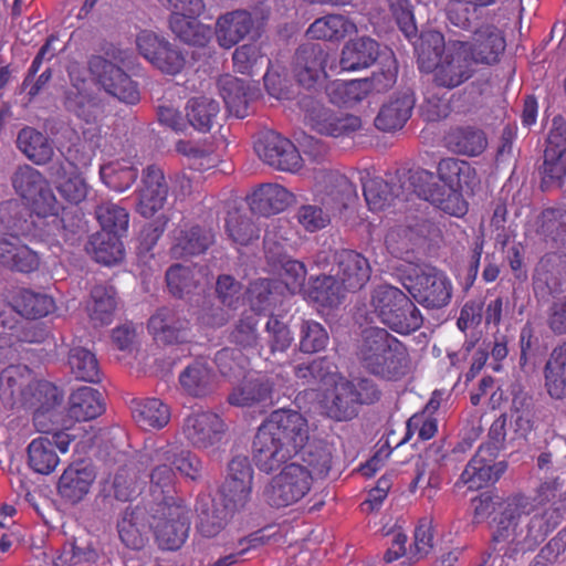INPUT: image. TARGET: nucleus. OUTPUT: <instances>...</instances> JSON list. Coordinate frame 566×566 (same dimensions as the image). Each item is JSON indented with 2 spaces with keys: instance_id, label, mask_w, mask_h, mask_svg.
<instances>
[{
  "instance_id": "nucleus-1",
  "label": "nucleus",
  "mask_w": 566,
  "mask_h": 566,
  "mask_svg": "<svg viewBox=\"0 0 566 566\" xmlns=\"http://www.w3.org/2000/svg\"><path fill=\"white\" fill-rule=\"evenodd\" d=\"M308 438L307 421L300 412L275 410L254 436L252 459L259 470L271 473L293 459Z\"/></svg>"
},
{
  "instance_id": "nucleus-2",
  "label": "nucleus",
  "mask_w": 566,
  "mask_h": 566,
  "mask_svg": "<svg viewBox=\"0 0 566 566\" xmlns=\"http://www.w3.org/2000/svg\"><path fill=\"white\" fill-rule=\"evenodd\" d=\"M369 305L379 322L397 334L409 335L423 324L419 308L397 286L386 283L375 286Z\"/></svg>"
},
{
  "instance_id": "nucleus-3",
  "label": "nucleus",
  "mask_w": 566,
  "mask_h": 566,
  "mask_svg": "<svg viewBox=\"0 0 566 566\" xmlns=\"http://www.w3.org/2000/svg\"><path fill=\"white\" fill-rule=\"evenodd\" d=\"M377 385L368 378L356 380L340 379L325 395L326 415L335 421H349L356 418L363 405H371L380 399Z\"/></svg>"
},
{
  "instance_id": "nucleus-4",
  "label": "nucleus",
  "mask_w": 566,
  "mask_h": 566,
  "mask_svg": "<svg viewBox=\"0 0 566 566\" xmlns=\"http://www.w3.org/2000/svg\"><path fill=\"white\" fill-rule=\"evenodd\" d=\"M398 276L412 298L427 308H441L451 298V285L434 268L401 266Z\"/></svg>"
},
{
  "instance_id": "nucleus-5",
  "label": "nucleus",
  "mask_w": 566,
  "mask_h": 566,
  "mask_svg": "<svg viewBox=\"0 0 566 566\" xmlns=\"http://www.w3.org/2000/svg\"><path fill=\"white\" fill-rule=\"evenodd\" d=\"M10 181L15 193L24 199L35 213H55L62 209L49 180L33 166H17Z\"/></svg>"
},
{
  "instance_id": "nucleus-6",
  "label": "nucleus",
  "mask_w": 566,
  "mask_h": 566,
  "mask_svg": "<svg viewBox=\"0 0 566 566\" xmlns=\"http://www.w3.org/2000/svg\"><path fill=\"white\" fill-rule=\"evenodd\" d=\"M270 11L255 7L251 11L234 10L218 18L216 36L220 46L230 49L245 36L259 38L268 22Z\"/></svg>"
},
{
  "instance_id": "nucleus-7",
  "label": "nucleus",
  "mask_w": 566,
  "mask_h": 566,
  "mask_svg": "<svg viewBox=\"0 0 566 566\" xmlns=\"http://www.w3.org/2000/svg\"><path fill=\"white\" fill-rule=\"evenodd\" d=\"M542 191L560 189L566 179V123L558 116L547 137L544 161L539 167Z\"/></svg>"
},
{
  "instance_id": "nucleus-8",
  "label": "nucleus",
  "mask_w": 566,
  "mask_h": 566,
  "mask_svg": "<svg viewBox=\"0 0 566 566\" xmlns=\"http://www.w3.org/2000/svg\"><path fill=\"white\" fill-rule=\"evenodd\" d=\"M329 57L326 44L305 42L297 46L291 62V70L297 84L310 92L323 88L327 76L325 66Z\"/></svg>"
},
{
  "instance_id": "nucleus-9",
  "label": "nucleus",
  "mask_w": 566,
  "mask_h": 566,
  "mask_svg": "<svg viewBox=\"0 0 566 566\" xmlns=\"http://www.w3.org/2000/svg\"><path fill=\"white\" fill-rule=\"evenodd\" d=\"M310 473L300 467L298 461L286 464L265 486L266 503L276 509L286 507L303 499L311 489Z\"/></svg>"
},
{
  "instance_id": "nucleus-10",
  "label": "nucleus",
  "mask_w": 566,
  "mask_h": 566,
  "mask_svg": "<svg viewBox=\"0 0 566 566\" xmlns=\"http://www.w3.org/2000/svg\"><path fill=\"white\" fill-rule=\"evenodd\" d=\"M154 534L161 549L177 551L188 537L190 528L189 510L184 504L150 506Z\"/></svg>"
},
{
  "instance_id": "nucleus-11",
  "label": "nucleus",
  "mask_w": 566,
  "mask_h": 566,
  "mask_svg": "<svg viewBox=\"0 0 566 566\" xmlns=\"http://www.w3.org/2000/svg\"><path fill=\"white\" fill-rule=\"evenodd\" d=\"M136 45L139 54L164 74L177 75L186 66V55L182 50L153 31L139 32L136 36Z\"/></svg>"
},
{
  "instance_id": "nucleus-12",
  "label": "nucleus",
  "mask_w": 566,
  "mask_h": 566,
  "mask_svg": "<svg viewBox=\"0 0 566 566\" xmlns=\"http://www.w3.org/2000/svg\"><path fill=\"white\" fill-rule=\"evenodd\" d=\"M88 70L111 96L125 104L135 105L140 99L137 83L123 69L101 55H92Z\"/></svg>"
},
{
  "instance_id": "nucleus-13",
  "label": "nucleus",
  "mask_w": 566,
  "mask_h": 566,
  "mask_svg": "<svg viewBox=\"0 0 566 566\" xmlns=\"http://www.w3.org/2000/svg\"><path fill=\"white\" fill-rule=\"evenodd\" d=\"M433 172L419 169L409 176V184L413 192L426 201L431 202L440 210L451 216H463L467 202L462 195H454Z\"/></svg>"
},
{
  "instance_id": "nucleus-14",
  "label": "nucleus",
  "mask_w": 566,
  "mask_h": 566,
  "mask_svg": "<svg viewBox=\"0 0 566 566\" xmlns=\"http://www.w3.org/2000/svg\"><path fill=\"white\" fill-rule=\"evenodd\" d=\"M432 82L438 87L453 90L473 76L472 62L465 53V44L460 39H449L444 55L431 70Z\"/></svg>"
},
{
  "instance_id": "nucleus-15",
  "label": "nucleus",
  "mask_w": 566,
  "mask_h": 566,
  "mask_svg": "<svg viewBox=\"0 0 566 566\" xmlns=\"http://www.w3.org/2000/svg\"><path fill=\"white\" fill-rule=\"evenodd\" d=\"M46 223L43 213L33 214L30 207L11 199L0 203V232L18 237H31L44 241L42 228Z\"/></svg>"
},
{
  "instance_id": "nucleus-16",
  "label": "nucleus",
  "mask_w": 566,
  "mask_h": 566,
  "mask_svg": "<svg viewBox=\"0 0 566 566\" xmlns=\"http://www.w3.org/2000/svg\"><path fill=\"white\" fill-rule=\"evenodd\" d=\"M265 260L290 292L300 293L304 290L307 275L304 263L293 259L287 253L285 243L277 242L272 232L268 234L265 240Z\"/></svg>"
},
{
  "instance_id": "nucleus-17",
  "label": "nucleus",
  "mask_w": 566,
  "mask_h": 566,
  "mask_svg": "<svg viewBox=\"0 0 566 566\" xmlns=\"http://www.w3.org/2000/svg\"><path fill=\"white\" fill-rule=\"evenodd\" d=\"M154 339L163 345H180L191 337V324L182 310L161 306L149 317L147 324Z\"/></svg>"
},
{
  "instance_id": "nucleus-18",
  "label": "nucleus",
  "mask_w": 566,
  "mask_h": 566,
  "mask_svg": "<svg viewBox=\"0 0 566 566\" xmlns=\"http://www.w3.org/2000/svg\"><path fill=\"white\" fill-rule=\"evenodd\" d=\"M254 149L258 156L274 169L295 172L302 167V157L295 145L275 132L261 134Z\"/></svg>"
},
{
  "instance_id": "nucleus-19",
  "label": "nucleus",
  "mask_w": 566,
  "mask_h": 566,
  "mask_svg": "<svg viewBox=\"0 0 566 566\" xmlns=\"http://www.w3.org/2000/svg\"><path fill=\"white\" fill-rule=\"evenodd\" d=\"M151 503L143 500L136 505L126 506L117 521L120 542L129 549L142 551L148 543L151 523Z\"/></svg>"
},
{
  "instance_id": "nucleus-20",
  "label": "nucleus",
  "mask_w": 566,
  "mask_h": 566,
  "mask_svg": "<svg viewBox=\"0 0 566 566\" xmlns=\"http://www.w3.org/2000/svg\"><path fill=\"white\" fill-rule=\"evenodd\" d=\"M169 186L164 171L156 165L143 169L140 186L136 192V210L145 218H151L167 201Z\"/></svg>"
},
{
  "instance_id": "nucleus-21",
  "label": "nucleus",
  "mask_w": 566,
  "mask_h": 566,
  "mask_svg": "<svg viewBox=\"0 0 566 566\" xmlns=\"http://www.w3.org/2000/svg\"><path fill=\"white\" fill-rule=\"evenodd\" d=\"M74 438L67 431H57L53 433V440L48 436L32 440L28 447L30 468L41 474L53 472L60 462L55 448L66 452Z\"/></svg>"
},
{
  "instance_id": "nucleus-22",
  "label": "nucleus",
  "mask_w": 566,
  "mask_h": 566,
  "mask_svg": "<svg viewBox=\"0 0 566 566\" xmlns=\"http://www.w3.org/2000/svg\"><path fill=\"white\" fill-rule=\"evenodd\" d=\"M332 271L339 279L344 290L352 292L361 290L371 274L368 260L363 254L348 249L333 253Z\"/></svg>"
},
{
  "instance_id": "nucleus-23",
  "label": "nucleus",
  "mask_w": 566,
  "mask_h": 566,
  "mask_svg": "<svg viewBox=\"0 0 566 566\" xmlns=\"http://www.w3.org/2000/svg\"><path fill=\"white\" fill-rule=\"evenodd\" d=\"M410 365L407 346L395 336L365 369L382 379L398 380L410 371Z\"/></svg>"
},
{
  "instance_id": "nucleus-24",
  "label": "nucleus",
  "mask_w": 566,
  "mask_h": 566,
  "mask_svg": "<svg viewBox=\"0 0 566 566\" xmlns=\"http://www.w3.org/2000/svg\"><path fill=\"white\" fill-rule=\"evenodd\" d=\"M496 457L490 448H479L462 472L461 481L470 489L495 483L507 469V463L496 461Z\"/></svg>"
},
{
  "instance_id": "nucleus-25",
  "label": "nucleus",
  "mask_w": 566,
  "mask_h": 566,
  "mask_svg": "<svg viewBox=\"0 0 566 566\" xmlns=\"http://www.w3.org/2000/svg\"><path fill=\"white\" fill-rule=\"evenodd\" d=\"M462 40L465 53L472 63L493 64L505 50V40L500 30L492 24H483L471 36Z\"/></svg>"
},
{
  "instance_id": "nucleus-26",
  "label": "nucleus",
  "mask_w": 566,
  "mask_h": 566,
  "mask_svg": "<svg viewBox=\"0 0 566 566\" xmlns=\"http://www.w3.org/2000/svg\"><path fill=\"white\" fill-rule=\"evenodd\" d=\"M195 512L196 528L207 538L214 537L224 530L232 515L226 504L209 493L197 496Z\"/></svg>"
},
{
  "instance_id": "nucleus-27",
  "label": "nucleus",
  "mask_w": 566,
  "mask_h": 566,
  "mask_svg": "<svg viewBox=\"0 0 566 566\" xmlns=\"http://www.w3.org/2000/svg\"><path fill=\"white\" fill-rule=\"evenodd\" d=\"M0 265L13 272L31 273L39 269L40 256L20 237L0 232Z\"/></svg>"
},
{
  "instance_id": "nucleus-28",
  "label": "nucleus",
  "mask_w": 566,
  "mask_h": 566,
  "mask_svg": "<svg viewBox=\"0 0 566 566\" xmlns=\"http://www.w3.org/2000/svg\"><path fill=\"white\" fill-rule=\"evenodd\" d=\"M144 485L145 479L139 474L137 465L133 462L126 463L116 471L109 490L104 489L99 494L101 503L106 510L113 506L112 497L120 502H132L142 493Z\"/></svg>"
},
{
  "instance_id": "nucleus-29",
  "label": "nucleus",
  "mask_w": 566,
  "mask_h": 566,
  "mask_svg": "<svg viewBox=\"0 0 566 566\" xmlns=\"http://www.w3.org/2000/svg\"><path fill=\"white\" fill-rule=\"evenodd\" d=\"M184 432L193 447L207 449L221 440L224 423L217 413L210 411L192 413L185 420Z\"/></svg>"
},
{
  "instance_id": "nucleus-30",
  "label": "nucleus",
  "mask_w": 566,
  "mask_h": 566,
  "mask_svg": "<svg viewBox=\"0 0 566 566\" xmlns=\"http://www.w3.org/2000/svg\"><path fill=\"white\" fill-rule=\"evenodd\" d=\"M438 178L454 195H462V191L473 193L480 186V178L474 167L465 160L453 157L443 158L437 167Z\"/></svg>"
},
{
  "instance_id": "nucleus-31",
  "label": "nucleus",
  "mask_w": 566,
  "mask_h": 566,
  "mask_svg": "<svg viewBox=\"0 0 566 566\" xmlns=\"http://www.w3.org/2000/svg\"><path fill=\"white\" fill-rule=\"evenodd\" d=\"M385 48L370 36H357L347 41L342 50L339 64L345 71L367 69L381 61Z\"/></svg>"
},
{
  "instance_id": "nucleus-32",
  "label": "nucleus",
  "mask_w": 566,
  "mask_h": 566,
  "mask_svg": "<svg viewBox=\"0 0 566 566\" xmlns=\"http://www.w3.org/2000/svg\"><path fill=\"white\" fill-rule=\"evenodd\" d=\"M323 184L321 205L334 217H342L357 197L355 186L346 176L337 171L324 174Z\"/></svg>"
},
{
  "instance_id": "nucleus-33",
  "label": "nucleus",
  "mask_w": 566,
  "mask_h": 566,
  "mask_svg": "<svg viewBox=\"0 0 566 566\" xmlns=\"http://www.w3.org/2000/svg\"><path fill=\"white\" fill-rule=\"evenodd\" d=\"M444 12L449 39L465 40L484 24L479 9L463 0L449 1Z\"/></svg>"
},
{
  "instance_id": "nucleus-34",
  "label": "nucleus",
  "mask_w": 566,
  "mask_h": 566,
  "mask_svg": "<svg viewBox=\"0 0 566 566\" xmlns=\"http://www.w3.org/2000/svg\"><path fill=\"white\" fill-rule=\"evenodd\" d=\"M95 478L96 473L91 464L84 461L72 463L59 480V493L67 502L76 504L87 495Z\"/></svg>"
},
{
  "instance_id": "nucleus-35",
  "label": "nucleus",
  "mask_w": 566,
  "mask_h": 566,
  "mask_svg": "<svg viewBox=\"0 0 566 566\" xmlns=\"http://www.w3.org/2000/svg\"><path fill=\"white\" fill-rule=\"evenodd\" d=\"M294 201V195L279 184H263L250 197L251 212L263 217L285 210Z\"/></svg>"
},
{
  "instance_id": "nucleus-36",
  "label": "nucleus",
  "mask_w": 566,
  "mask_h": 566,
  "mask_svg": "<svg viewBox=\"0 0 566 566\" xmlns=\"http://www.w3.org/2000/svg\"><path fill=\"white\" fill-rule=\"evenodd\" d=\"M17 148L36 166L48 165L54 156V145L50 137L31 126L18 132Z\"/></svg>"
},
{
  "instance_id": "nucleus-37",
  "label": "nucleus",
  "mask_w": 566,
  "mask_h": 566,
  "mask_svg": "<svg viewBox=\"0 0 566 566\" xmlns=\"http://www.w3.org/2000/svg\"><path fill=\"white\" fill-rule=\"evenodd\" d=\"M415 99L409 93H399L380 107L375 126L382 132H394L403 127L410 118Z\"/></svg>"
},
{
  "instance_id": "nucleus-38",
  "label": "nucleus",
  "mask_w": 566,
  "mask_h": 566,
  "mask_svg": "<svg viewBox=\"0 0 566 566\" xmlns=\"http://www.w3.org/2000/svg\"><path fill=\"white\" fill-rule=\"evenodd\" d=\"M32 373L25 365H10L0 374V396L11 406L20 407L28 401L27 389L32 381Z\"/></svg>"
},
{
  "instance_id": "nucleus-39",
  "label": "nucleus",
  "mask_w": 566,
  "mask_h": 566,
  "mask_svg": "<svg viewBox=\"0 0 566 566\" xmlns=\"http://www.w3.org/2000/svg\"><path fill=\"white\" fill-rule=\"evenodd\" d=\"M150 479L151 503L154 507L184 504V499L176 494V473L168 462H160L148 474Z\"/></svg>"
},
{
  "instance_id": "nucleus-40",
  "label": "nucleus",
  "mask_w": 566,
  "mask_h": 566,
  "mask_svg": "<svg viewBox=\"0 0 566 566\" xmlns=\"http://www.w3.org/2000/svg\"><path fill=\"white\" fill-rule=\"evenodd\" d=\"M294 458L301 460L300 467L310 473L311 481L325 478L332 468V450L324 440H307Z\"/></svg>"
},
{
  "instance_id": "nucleus-41",
  "label": "nucleus",
  "mask_w": 566,
  "mask_h": 566,
  "mask_svg": "<svg viewBox=\"0 0 566 566\" xmlns=\"http://www.w3.org/2000/svg\"><path fill=\"white\" fill-rule=\"evenodd\" d=\"M59 212L60 210L55 213H43V218L46 219L42 228L44 240L60 235L64 241H70L85 231V221L80 209H62L61 216Z\"/></svg>"
},
{
  "instance_id": "nucleus-42",
  "label": "nucleus",
  "mask_w": 566,
  "mask_h": 566,
  "mask_svg": "<svg viewBox=\"0 0 566 566\" xmlns=\"http://www.w3.org/2000/svg\"><path fill=\"white\" fill-rule=\"evenodd\" d=\"M415 38L413 49L418 66L420 71L430 73L444 55L448 42H446L444 35L437 30H424Z\"/></svg>"
},
{
  "instance_id": "nucleus-43",
  "label": "nucleus",
  "mask_w": 566,
  "mask_h": 566,
  "mask_svg": "<svg viewBox=\"0 0 566 566\" xmlns=\"http://www.w3.org/2000/svg\"><path fill=\"white\" fill-rule=\"evenodd\" d=\"M446 145L454 154L475 157L486 149L488 138L481 128L459 126L448 133Z\"/></svg>"
},
{
  "instance_id": "nucleus-44",
  "label": "nucleus",
  "mask_w": 566,
  "mask_h": 566,
  "mask_svg": "<svg viewBox=\"0 0 566 566\" xmlns=\"http://www.w3.org/2000/svg\"><path fill=\"white\" fill-rule=\"evenodd\" d=\"M295 376L311 387H333L343 377L337 365L328 357H319L308 364H300L295 367Z\"/></svg>"
},
{
  "instance_id": "nucleus-45",
  "label": "nucleus",
  "mask_w": 566,
  "mask_h": 566,
  "mask_svg": "<svg viewBox=\"0 0 566 566\" xmlns=\"http://www.w3.org/2000/svg\"><path fill=\"white\" fill-rule=\"evenodd\" d=\"M213 241L214 235L210 229L193 226L177 233L171 254L175 259L199 255L206 252Z\"/></svg>"
},
{
  "instance_id": "nucleus-46",
  "label": "nucleus",
  "mask_w": 566,
  "mask_h": 566,
  "mask_svg": "<svg viewBox=\"0 0 566 566\" xmlns=\"http://www.w3.org/2000/svg\"><path fill=\"white\" fill-rule=\"evenodd\" d=\"M218 88L230 114L238 118L249 115L251 92L244 81L224 74L218 80Z\"/></svg>"
},
{
  "instance_id": "nucleus-47",
  "label": "nucleus",
  "mask_w": 566,
  "mask_h": 566,
  "mask_svg": "<svg viewBox=\"0 0 566 566\" xmlns=\"http://www.w3.org/2000/svg\"><path fill=\"white\" fill-rule=\"evenodd\" d=\"M158 462H168L169 465L182 475L197 481L202 475V462L191 451L184 449L181 446L168 443L156 450Z\"/></svg>"
},
{
  "instance_id": "nucleus-48",
  "label": "nucleus",
  "mask_w": 566,
  "mask_h": 566,
  "mask_svg": "<svg viewBox=\"0 0 566 566\" xmlns=\"http://www.w3.org/2000/svg\"><path fill=\"white\" fill-rule=\"evenodd\" d=\"M184 390L192 397L201 398L210 395L216 387L214 373L207 361L197 359L179 376Z\"/></svg>"
},
{
  "instance_id": "nucleus-49",
  "label": "nucleus",
  "mask_w": 566,
  "mask_h": 566,
  "mask_svg": "<svg viewBox=\"0 0 566 566\" xmlns=\"http://www.w3.org/2000/svg\"><path fill=\"white\" fill-rule=\"evenodd\" d=\"M263 324L260 316L252 312H244L233 323L228 340L241 350L256 349L261 343Z\"/></svg>"
},
{
  "instance_id": "nucleus-50",
  "label": "nucleus",
  "mask_w": 566,
  "mask_h": 566,
  "mask_svg": "<svg viewBox=\"0 0 566 566\" xmlns=\"http://www.w3.org/2000/svg\"><path fill=\"white\" fill-rule=\"evenodd\" d=\"M220 103L207 96L190 98L185 107L187 125L196 130L208 133L220 116Z\"/></svg>"
},
{
  "instance_id": "nucleus-51",
  "label": "nucleus",
  "mask_w": 566,
  "mask_h": 566,
  "mask_svg": "<svg viewBox=\"0 0 566 566\" xmlns=\"http://www.w3.org/2000/svg\"><path fill=\"white\" fill-rule=\"evenodd\" d=\"M86 251L93 259L104 265H113L124 258V245L120 235L114 232L99 231L91 235Z\"/></svg>"
},
{
  "instance_id": "nucleus-52",
  "label": "nucleus",
  "mask_w": 566,
  "mask_h": 566,
  "mask_svg": "<svg viewBox=\"0 0 566 566\" xmlns=\"http://www.w3.org/2000/svg\"><path fill=\"white\" fill-rule=\"evenodd\" d=\"M343 285L336 275L321 274L310 277L308 286L304 291L312 301L324 307H336L340 304Z\"/></svg>"
},
{
  "instance_id": "nucleus-53",
  "label": "nucleus",
  "mask_w": 566,
  "mask_h": 566,
  "mask_svg": "<svg viewBox=\"0 0 566 566\" xmlns=\"http://www.w3.org/2000/svg\"><path fill=\"white\" fill-rule=\"evenodd\" d=\"M169 29L185 44L205 48L211 40L210 27L198 20V17L170 15Z\"/></svg>"
},
{
  "instance_id": "nucleus-54",
  "label": "nucleus",
  "mask_w": 566,
  "mask_h": 566,
  "mask_svg": "<svg viewBox=\"0 0 566 566\" xmlns=\"http://www.w3.org/2000/svg\"><path fill=\"white\" fill-rule=\"evenodd\" d=\"M395 336L387 328L369 325L360 329L356 342V355L365 368L375 356L384 350L388 343H392Z\"/></svg>"
},
{
  "instance_id": "nucleus-55",
  "label": "nucleus",
  "mask_w": 566,
  "mask_h": 566,
  "mask_svg": "<svg viewBox=\"0 0 566 566\" xmlns=\"http://www.w3.org/2000/svg\"><path fill=\"white\" fill-rule=\"evenodd\" d=\"M105 410L102 395L91 387H81L70 397L69 415L76 421H87L101 416Z\"/></svg>"
},
{
  "instance_id": "nucleus-56",
  "label": "nucleus",
  "mask_w": 566,
  "mask_h": 566,
  "mask_svg": "<svg viewBox=\"0 0 566 566\" xmlns=\"http://www.w3.org/2000/svg\"><path fill=\"white\" fill-rule=\"evenodd\" d=\"M117 307L116 291L112 285H95L91 290L88 304L90 318L95 326L108 325L113 322Z\"/></svg>"
},
{
  "instance_id": "nucleus-57",
  "label": "nucleus",
  "mask_w": 566,
  "mask_h": 566,
  "mask_svg": "<svg viewBox=\"0 0 566 566\" xmlns=\"http://www.w3.org/2000/svg\"><path fill=\"white\" fill-rule=\"evenodd\" d=\"M75 343L76 342L73 338L71 343L66 344L70 347L67 364L72 374L83 381H99V366L95 354Z\"/></svg>"
},
{
  "instance_id": "nucleus-58",
  "label": "nucleus",
  "mask_w": 566,
  "mask_h": 566,
  "mask_svg": "<svg viewBox=\"0 0 566 566\" xmlns=\"http://www.w3.org/2000/svg\"><path fill=\"white\" fill-rule=\"evenodd\" d=\"M272 384L264 378L245 379L233 388L228 396V401L237 407H251L255 403L271 399Z\"/></svg>"
},
{
  "instance_id": "nucleus-59",
  "label": "nucleus",
  "mask_w": 566,
  "mask_h": 566,
  "mask_svg": "<svg viewBox=\"0 0 566 566\" xmlns=\"http://www.w3.org/2000/svg\"><path fill=\"white\" fill-rule=\"evenodd\" d=\"M356 25L340 14H328L316 19L307 29L306 34L311 39L337 41L347 34L356 32Z\"/></svg>"
},
{
  "instance_id": "nucleus-60",
  "label": "nucleus",
  "mask_w": 566,
  "mask_h": 566,
  "mask_svg": "<svg viewBox=\"0 0 566 566\" xmlns=\"http://www.w3.org/2000/svg\"><path fill=\"white\" fill-rule=\"evenodd\" d=\"M564 261L543 260L535 270L533 289L536 296L546 297L562 291Z\"/></svg>"
},
{
  "instance_id": "nucleus-61",
  "label": "nucleus",
  "mask_w": 566,
  "mask_h": 566,
  "mask_svg": "<svg viewBox=\"0 0 566 566\" xmlns=\"http://www.w3.org/2000/svg\"><path fill=\"white\" fill-rule=\"evenodd\" d=\"M545 385L552 398L566 397V343L556 347L545 365Z\"/></svg>"
},
{
  "instance_id": "nucleus-62",
  "label": "nucleus",
  "mask_w": 566,
  "mask_h": 566,
  "mask_svg": "<svg viewBox=\"0 0 566 566\" xmlns=\"http://www.w3.org/2000/svg\"><path fill=\"white\" fill-rule=\"evenodd\" d=\"M226 230L231 240L241 245H247L259 238V230L248 216L247 210L237 203L229 206Z\"/></svg>"
},
{
  "instance_id": "nucleus-63",
  "label": "nucleus",
  "mask_w": 566,
  "mask_h": 566,
  "mask_svg": "<svg viewBox=\"0 0 566 566\" xmlns=\"http://www.w3.org/2000/svg\"><path fill=\"white\" fill-rule=\"evenodd\" d=\"M99 175L108 188L123 192L136 181L138 169L127 160H116L103 165Z\"/></svg>"
},
{
  "instance_id": "nucleus-64",
  "label": "nucleus",
  "mask_w": 566,
  "mask_h": 566,
  "mask_svg": "<svg viewBox=\"0 0 566 566\" xmlns=\"http://www.w3.org/2000/svg\"><path fill=\"white\" fill-rule=\"evenodd\" d=\"M401 186L381 178L369 179L364 184V196L370 210L379 211L392 205L400 196Z\"/></svg>"
}]
</instances>
